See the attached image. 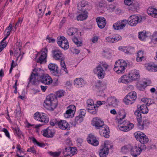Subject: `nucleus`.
<instances>
[{
    "label": "nucleus",
    "mask_w": 157,
    "mask_h": 157,
    "mask_svg": "<svg viewBox=\"0 0 157 157\" xmlns=\"http://www.w3.org/2000/svg\"><path fill=\"white\" fill-rule=\"evenodd\" d=\"M41 82L45 84L49 85L52 82V80L51 77L48 75L43 76L41 80Z\"/></svg>",
    "instance_id": "obj_26"
},
{
    "label": "nucleus",
    "mask_w": 157,
    "mask_h": 157,
    "mask_svg": "<svg viewBox=\"0 0 157 157\" xmlns=\"http://www.w3.org/2000/svg\"><path fill=\"white\" fill-rule=\"evenodd\" d=\"M77 151L76 147H69L65 148L63 154L65 156H72L76 154Z\"/></svg>",
    "instance_id": "obj_17"
},
{
    "label": "nucleus",
    "mask_w": 157,
    "mask_h": 157,
    "mask_svg": "<svg viewBox=\"0 0 157 157\" xmlns=\"http://www.w3.org/2000/svg\"><path fill=\"white\" fill-rule=\"evenodd\" d=\"M65 92L62 90H60L56 92V98H60L63 96Z\"/></svg>",
    "instance_id": "obj_45"
},
{
    "label": "nucleus",
    "mask_w": 157,
    "mask_h": 157,
    "mask_svg": "<svg viewBox=\"0 0 157 157\" xmlns=\"http://www.w3.org/2000/svg\"><path fill=\"white\" fill-rule=\"evenodd\" d=\"M91 124L93 126L95 127L96 129H101V128L105 125L103 121L100 118L97 117L93 119Z\"/></svg>",
    "instance_id": "obj_12"
},
{
    "label": "nucleus",
    "mask_w": 157,
    "mask_h": 157,
    "mask_svg": "<svg viewBox=\"0 0 157 157\" xmlns=\"http://www.w3.org/2000/svg\"><path fill=\"white\" fill-rule=\"evenodd\" d=\"M34 117L35 120L44 123H48L49 120L48 117L44 113L36 112L34 114Z\"/></svg>",
    "instance_id": "obj_5"
},
{
    "label": "nucleus",
    "mask_w": 157,
    "mask_h": 157,
    "mask_svg": "<svg viewBox=\"0 0 157 157\" xmlns=\"http://www.w3.org/2000/svg\"><path fill=\"white\" fill-rule=\"evenodd\" d=\"M141 139L142 140V142H140L141 143L144 144L147 143L148 141V139L147 137L145 135L144 137L142 138ZM143 145H144L143 144Z\"/></svg>",
    "instance_id": "obj_60"
},
{
    "label": "nucleus",
    "mask_w": 157,
    "mask_h": 157,
    "mask_svg": "<svg viewBox=\"0 0 157 157\" xmlns=\"http://www.w3.org/2000/svg\"><path fill=\"white\" fill-rule=\"evenodd\" d=\"M86 113V110L84 109H81L79 111L78 116H80L82 117H84Z\"/></svg>",
    "instance_id": "obj_55"
},
{
    "label": "nucleus",
    "mask_w": 157,
    "mask_h": 157,
    "mask_svg": "<svg viewBox=\"0 0 157 157\" xmlns=\"http://www.w3.org/2000/svg\"><path fill=\"white\" fill-rule=\"evenodd\" d=\"M128 76L129 78L130 79L131 81L138 80L140 77L139 71L136 70H132L129 73Z\"/></svg>",
    "instance_id": "obj_18"
},
{
    "label": "nucleus",
    "mask_w": 157,
    "mask_h": 157,
    "mask_svg": "<svg viewBox=\"0 0 157 157\" xmlns=\"http://www.w3.org/2000/svg\"><path fill=\"white\" fill-rule=\"evenodd\" d=\"M87 13L84 14H81L77 17V19L78 21H83L87 18Z\"/></svg>",
    "instance_id": "obj_41"
},
{
    "label": "nucleus",
    "mask_w": 157,
    "mask_h": 157,
    "mask_svg": "<svg viewBox=\"0 0 157 157\" xmlns=\"http://www.w3.org/2000/svg\"><path fill=\"white\" fill-rule=\"evenodd\" d=\"M14 132L16 133L18 136H20L22 135L21 132L18 128H15L13 129Z\"/></svg>",
    "instance_id": "obj_51"
},
{
    "label": "nucleus",
    "mask_w": 157,
    "mask_h": 157,
    "mask_svg": "<svg viewBox=\"0 0 157 157\" xmlns=\"http://www.w3.org/2000/svg\"><path fill=\"white\" fill-rule=\"evenodd\" d=\"M144 18L140 15H132L128 18V23L131 26H134L138 23L141 22Z\"/></svg>",
    "instance_id": "obj_4"
},
{
    "label": "nucleus",
    "mask_w": 157,
    "mask_h": 157,
    "mask_svg": "<svg viewBox=\"0 0 157 157\" xmlns=\"http://www.w3.org/2000/svg\"><path fill=\"white\" fill-rule=\"evenodd\" d=\"M76 37L77 36L74 37V38L72 39L73 41L77 46H81L82 45V42L79 41Z\"/></svg>",
    "instance_id": "obj_47"
},
{
    "label": "nucleus",
    "mask_w": 157,
    "mask_h": 157,
    "mask_svg": "<svg viewBox=\"0 0 157 157\" xmlns=\"http://www.w3.org/2000/svg\"><path fill=\"white\" fill-rule=\"evenodd\" d=\"M109 142L106 141L105 142L103 147L100 149L99 151V155L101 157H106L109 153V148L111 146L109 144Z\"/></svg>",
    "instance_id": "obj_10"
},
{
    "label": "nucleus",
    "mask_w": 157,
    "mask_h": 157,
    "mask_svg": "<svg viewBox=\"0 0 157 157\" xmlns=\"http://www.w3.org/2000/svg\"><path fill=\"white\" fill-rule=\"evenodd\" d=\"M86 103L87 104V107L92 106L95 104L93 100L90 99H89L87 100Z\"/></svg>",
    "instance_id": "obj_58"
},
{
    "label": "nucleus",
    "mask_w": 157,
    "mask_h": 157,
    "mask_svg": "<svg viewBox=\"0 0 157 157\" xmlns=\"http://www.w3.org/2000/svg\"><path fill=\"white\" fill-rule=\"evenodd\" d=\"M96 21L98 27L100 29L104 28L106 24L105 19L103 17H98L96 19Z\"/></svg>",
    "instance_id": "obj_24"
},
{
    "label": "nucleus",
    "mask_w": 157,
    "mask_h": 157,
    "mask_svg": "<svg viewBox=\"0 0 157 157\" xmlns=\"http://www.w3.org/2000/svg\"><path fill=\"white\" fill-rule=\"evenodd\" d=\"M137 98L136 93L134 91L130 92L124 98V101L127 105L132 104Z\"/></svg>",
    "instance_id": "obj_6"
},
{
    "label": "nucleus",
    "mask_w": 157,
    "mask_h": 157,
    "mask_svg": "<svg viewBox=\"0 0 157 157\" xmlns=\"http://www.w3.org/2000/svg\"><path fill=\"white\" fill-rule=\"evenodd\" d=\"M129 7V10L130 11L136 12L137 10L139 8V4L137 2H134L130 5Z\"/></svg>",
    "instance_id": "obj_31"
},
{
    "label": "nucleus",
    "mask_w": 157,
    "mask_h": 157,
    "mask_svg": "<svg viewBox=\"0 0 157 157\" xmlns=\"http://www.w3.org/2000/svg\"><path fill=\"white\" fill-rule=\"evenodd\" d=\"M56 123L59 127L61 129L67 130L70 129V125L66 121L60 120L57 121Z\"/></svg>",
    "instance_id": "obj_19"
},
{
    "label": "nucleus",
    "mask_w": 157,
    "mask_h": 157,
    "mask_svg": "<svg viewBox=\"0 0 157 157\" xmlns=\"http://www.w3.org/2000/svg\"><path fill=\"white\" fill-rule=\"evenodd\" d=\"M21 49H14V56L17 58V59L20 56Z\"/></svg>",
    "instance_id": "obj_48"
},
{
    "label": "nucleus",
    "mask_w": 157,
    "mask_h": 157,
    "mask_svg": "<svg viewBox=\"0 0 157 157\" xmlns=\"http://www.w3.org/2000/svg\"><path fill=\"white\" fill-rule=\"evenodd\" d=\"M105 40L107 42L109 43H114L113 35L106 37Z\"/></svg>",
    "instance_id": "obj_57"
},
{
    "label": "nucleus",
    "mask_w": 157,
    "mask_h": 157,
    "mask_svg": "<svg viewBox=\"0 0 157 157\" xmlns=\"http://www.w3.org/2000/svg\"><path fill=\"white\" fill-rule=\"evenodd\" d=\"M130 79L129 78V76H127L126 75L122 76L118 80V82L119 83H121L127 84L131 82Z\"/></svg>",
    "instance_id": "obj_29"
},
{
    "label": "nucleus",
    "mask_w": 157,
    "mask_h": 157,
    "mask_svg": "<svg viewBox=\"0 0 157 157\" xmlns=\"http://www.w3.org/2000/svg\"><path fill=\"white\" fill-rule=\"evenodd\" d=\"M128 21L126 20L119 21L114 23L113 27L114 29L119 30L123 29L128 24Z\"/></svg>",
    "instance_id": "obj_11"
},
{
    "label": "nucleus",
    "mask_w": 157,
    "mask_h": 157,
    "mask_svg": "<svg viewBox=\"0 0 157 157\" xmlns=\"http://www.w3.org/2000/svg\"><path fill=\"white\" fill-rule=\"evenodd\" d=\"M74 114H72L71 111H69V112L67 113V110L64 114V117L67 118L72 117H73Z\"/></svg>",
    "instance_id": "obj_53"
},
{
    "label": "nucleus",
    "mask_w": 157,
    "mask_h": 157,
    "mask_svg": "<svg viewBox=\"0 0 157 157\" xmlns=\"http://www.w3.org/2000/svg\"><path fill=\"white\" fill-rule=\"evenodd\" d=\"M87 111L92 114H95L97 113L98 110V106L96 104L93 105L86 107Z\"/></svg>",
    "instance_id": "obj_32"
},
{
    "label": "nucleus",
    "mask_w": 157,
    "mask_h": 157,
    "mask_svg": "<svg viewBox=\"0 0 157 157\" xmlns=\"http://www.w3.org/2000/svg\"><path fill=\"white\" fill-rule=\"evenodd\" d=\"M154 64L149 63L145 65L146 69L150 71H153Z\"/></svg>",
    "instance_id": "obj_43"
},
{
    "label": "nucleus",
    "mask_w": 157,
    "mask_h": 157,
    "mask_svg": "<svg viewBox=\"0 0 157 157\" xmlns=\"http://www.w3.org/2000/svg\"><path fill=\"white\" fill-rule=\"evenodd\" d=\"M148 122L147 120H145L143 121V122H141V121L138 122V128L141 130H143L144 128V126L147 125Z\"/></svg>",
    "instance_id": "obj_37"
},
{
    "label": "nucleus",
    "mask_w": 157,
    "mask_h": 157,
    "mask_svg": "<svg viewBox=\"0 0 157 157\" xmlns=\"http://www.w3.org/2000/svg\"><path fill=\"white\" fill-rule=\"evenodd\" d=\"M59 46L65 50L67 49L69 47L68 41L64 36L58 37L57 40Z\"/></svg>",
    "instance_id": "obj_7"
},
{
    "label": "nucleus",
    "mask_w": 157,
    "mask_h": 157,
    "mask_svg": "<svg viewBox=\"0 0 157 157\" xmlns=\"http://www.w3.org/2000/svg\"><path fill=\"white\" fill-rule=\"evenodd\" d=\"M61 152L60 151L53 152L50 151L49 152V154L51 156L54 157H58L60 154Z\"/></svg>",
    "instance_id": "obj_52"
},
{
    "label": "nucleus",
    "mask_w": 157,
    "mask_h": 157,
    "mask_svg": "<svg viewBox=\"0 0 157 157\" xmlns=\"http://www.w3.org/2000/svg\"><path fill=\"white\" fill-rule=\"evenodd\" d=\"M67 33L69 36H74V37L78 35L77 29L75 28H69L67 31Z\"/></svg>",
    "instance_id": "obj_33"
},
{
    "label": "nucleus",
    "mask_w": 157,
    "mask_h": 157,
    "mask_svg": "<svg viewBox=\"0 0 157 157\" xmlns=\"http://www.w3.org/2000/svg\"><path fill=\"white\" fill-rule=\"evenodd\" d=\"M22 44L21 43L17 42L14 46V49H21Z\"/></svg>",
    "instance_id": "obj_56"
},
{
    "label": "nucleus",
    "mask_w": 157,
    "mask_h": 157,
    "mask_svg": "<svg viewBox=\"0 0 157 157\" xmlns=\"http://www.w3.org/2000/svg\"><path fill=\"white\" fill-rule=\"evenodd\" d=\"M138 110L143 114H146L148 111V109L147 106L145 105H141L139 108H138Z\"/></svg>",
    "instance_id": "obj_36"
},
{
    "label": "nucleus",
    "mask_w": 157,
    "mask_h": 157,
    "mask_svg": "<svg viewBox=\"0 0 157 157\" xmlns=\"http://www.w3.org/2000/svg\"><path fill=\"white\" fill-rule=\"evenodd\" d=\"M15 111L17 116H20V114L21 113V110L20 105L19 104L17 105V109Z\"/></svg>",
    "instance_id": "obj_59"
},
{
    "label": "nucleus",
    "mask_w": 157,
    "mask_h": 157,
    "mask_svg": "<svg viewBox=\"0 0 157 157\" xmlns=\"http://www.w3.org/2000/svg\"><path fill=\"white\" fill-rule=\"evenodd\" d=\"M44 107L47 109L53 110L57 105V101L56 95L54 94H50L47 96L44 101Z\"/></svg>",
    "instance_id": "obj_1"
},
{
    "label": "nucleus",
    "mask_w": 157,
    "mask_h": 157,
    "mask_svg": "<svg viewBox=\"0 0 157 157\" xmlns=\"http://www.w3.org/2000/svg\"><path fill=\"white\" fill-rule=\"evenodd\" d=\"M135 114L136 117L138 122L140 121L142 119V116L141 112L138 110L135 112Z\"/></svg>",
    "instance_id": "obj_42"
},
{
    "label": "nucleus",
    "mask_w": 157,
    "mask_h": 157,
    "mask_svg": "<svg viewBox=\"0 0 157 157\" xmlns=\"http://www.w3.org/2000/svg\"><path fill=\"white\" fill-rule=\"evenodd\" d=\"M125 116L126 115L124 112L119 113L116 116V122H117L119 124H121L123 122L122 120L125 118Z\"/></svg>",
    "instance_id": "obj_30"
},
{
    "label": "nucleus",
    "mask_w": 157,
    "mask_h": 157,
    "mask_svg": "<svg viewBox=\"0 0 157 157\" xmlns=\"http://www.w3.org/2000/svg\"><path fill=\"white\" fill-rule=\"evenodd\" d=\"M27 151L28 152H30L33 153H36V151L33 147H32L28 149Z\"/></svg>",
    "instance_id": "obj_64"
},
{
    "label": "nucleus",
    "mask_w": 157,
    "mask_h": 157,
    "mask_svg": "<svg viewBox=\"0 0 157 157\" xmlns=\"http://www.w3.org/2000/svg\"><path fill=\"white\" fill-rule=\"evenodd\" d=\"M123 123L119 126V129L121 131L127 132L132 128L134 125L132 123H129L126 121H123Z\"/></svg>",
    "instance_id": "obj_16"
},
{
    "label": "nucleus",
    "mask_w": 157,
    "mask_h": 157,
    "mask_svg": "<svg viewBox=\"0 0 157 157\" xmlns=\"http://www.w3.org/2000/svg\"><path fill=\"white\" fill-rule=\"evenodd\" d=\"M137 57L136 58V60L138 62L141 61L144 58V53L142 51H139L137 53Z\"/></svg>",
    "instance_id": "obj_38"
},
{
    "label": "nucleus",
    "mask_w": 157,
    "mask_h": 157,
    "mask_svg": "<svg viewBox=\"0 0 157 157\" xmlns=\"http://www.w3.org/2000/svg\"><path fill=\"white\" fill-rule=\"evenodd\" d=\"M118 103V101L114 97H109L107 98L106 101V104L109 105L115 106L117 105Z\"/></svg>",
    "instance_id": "obj_25"
},
{
    "label": "nucleus",
    "mask_w": 157,
    "mask_h": 157,
    "mask_svg": "<svg viewBox=\"0 0 157 157\" xmlns=\"http://www.w3.org/2000/svg\"><path fill=\"white\" fill-rule=\"evenodd\" d=\"M127 66V63L124 60L120 59L115 63L114 70L117 74H122L124 72Z\"/></svg>",
    "instance_id": "obj_2"
},
{
    "label": "nucleus",
    "mask_w": 157,
    "mask_h": 157,
    "mask_svg": "<svg viewBox=\"0 0 157 157\" xmlns=\"http://www.w3.org/2000/svg\"><path fill=\"white\" fill-rule=\"evenodd\" d=\"M143 86V85H142L138 84V83L137 84L138 89L140 90H143L145 89V87Z\"/></svg>",
    "instance_id": "obj_63"
},
{
    "label": "nucleus",
    "mask_w": 157,
    "mask_h": 157,
    "mask_svg": "<svg viewBox=\"0 0 157 157\" xmlns=\"http://www.w3.org/2000/svg\"><path fill=\"white\" fill-rule=\"evenodd\" d=\"M68 109L67 110V113L71 111L72 114H75L76 110L75 106L74 105H71L68 107Z\"/></svg>",
    "instance_id": "obj_44"
},
{
    "label": "nucleus",
    "mask_w": 157,
    "mask_h": 157,
    "mask_svg": "<svg viewBox=\"0 0 157 157\" xmlns=\"http://www.w3.org/2000/svg\"><path fill=\"white\" fill-rule=\"evenodd\" d=\"M87 140L89 143L94 146H97L99 144L98 139L92 134L89 135L87 138Z\"/></svg>",
    "instance_id": "obj_20"
},
{
    "label": "nucleus",
    "mask_w": 157,
    "mask_h": 157,
    "mask_svg": "<svg viewBox=\"0 0 157 157\" xmlns=\"http://www.w3.org/2000/svg\"><path fill=\"white\" fill-rule=\"evenodd\" d=\"M83 121V117H82L80 116H77L75 119V125L77 124H80L81 122H82Z\"/></svg>",
    "instance_id": "obj_46"
},
{
    "label": "nucleus",
    "mask_w": 157,
    "mask_h": 157,
    "mask_svg": "<svg viewBox=\"0 0 157 157\" xmlns=\"http://www.w3.org/2000/svg\"><path fill=\"white\" fill-rule=\"evenodd\" d=\"M133 0H124V3L126 5H130L132 3Z\"/></svg>",
    "instance_id": "obj_62"
},
{
    "label": "nucleus",
    "mask_w": 157,
    "mask_h": 157,
    "mask_svg": "<svg viewBox=\"0 0 157 157\" xmlns=\"http://www.w3.org/2000/svg\"><path fill=\"white\" fill-rule=\"evenodd\" d=\"M74 85L77 87H81L83 86L85 84V82L82 78H76L74 81Z\"/></svg>",
    "instance_id": "obj_28"
},
{
    "label": "nucleus",
    "mask_w": 157,
    "mask_h": 157,
    "mask_svg": "<svg viewBox=\"0 0 157 157\" xmlns=\"http://www.w3.org/2000/svg\"><path fill=\"white\" fill-rule=\"evenodd\" d=\"M48 50L46 48H42L41 51L39 53L40 56L38 63H42L46 62V58L47 56Z\"/></svg>",
    "instance_id": "obj_14"
},
{
    "label": "nucleus",
    "mask_w": 157,
    "mask_h": 157,
    "mask_svg": "<svg viewBox=\"0 0 157 157\" xmlns=\"http://www.w3.org/2000/svg\"><path fill=\"white\" fill-rule=\"evenodd\" d=\"M43 71L39 68L35 69L33 70V72L29 78V82L33 84H35L39 80V79L42 76Z\"/></svg>",
    "instance_id": "obj_3"
},
{
    "label": "nucleus",
    "mask_w": 157,
    "mask_h": 157,
    "mask_svg": "<svg viewBox=\"0 0 157 157\" xmlns=\"http://www.w3.org/2000/svg\"><path fill=\"white\" fill-rule=\"evenodd\" d=\"M52 57L56 60H59L63 58V53L58 48L53 49L52 51Z\"/></svg>",
    "instance_id": "obj_15"
},
{
    "label": "nucleus",
    "mask_w": 157,
    "mask_h": 157,
    "mask_svg": "<svg viewBox=\"0 0 157 157\" xmlns=\"http://www.w3.org/2000/svg\"><path fill=\"white\" fill-rule=\"evenodd\" d=\"M102 54L106 58H110L111 57V53L109 52V50L106 49L104 50L102 52Z\"/></svg>",
    "instance_id": "obj_39"
},
{
    "label": "nucleus",
    "mask_w": 157,
    "mask_h": 157,
    "mask_svg": "<svg viewBox=\"0 0 157 157\" xmlns=\"http://www.w3.org/2000/svg\"><path fill=\"white\" fill-rule=\"evenodd\" d=\"M48 68L51 73L53 75L59 77L61 75L59 72L57 66L54 63H50L48 65Z\"/></svg>",
    "instance_id": "obj_13"
},
{
    "label": "nucleus",
    "mask_w": 157,
    "mask_h": 157,
    "mask_svg": "<svg viewBox=\"0 0 157 157\" xmlns=\"http://www.w3.org/2000/svg\"><path fill=\"white\" fill-rule=\"evenodd\" d=\"M87 5V2L85 1H82L78 3V9L80 10H82V8L86 6Z\"/></svg>",
    "instance_id": "obj_40"
},
{
    "label": "nucleus",
    "mask_w": 157,
    "mask_h": 157,
    "mask_svg": "<svg viewBox=\"0 0 157 157\" xmlns=\"http://www.w3.org/2000/svg\"><path fill=\"white\" fill-rule=\"evenodd\" d=\"M3 132H4L6 135V136L8 138H10V136L9 133V132L8 130L5 128H3Z\"/></svg>",
    "instance_id": "obj_61"
},
{
    "label": "nucleus",
    "mask_w": 157,
    "mask_h": 157,
    "mask_svg": "<svg viewBox=\"0 0 157 157\" xmlns=\"http://www.w3.org/2000/svg\"><path fill=\"white\" fill-rule=\"evenodd\" d=\"M134 135L137 140L139 142H142V140L141 138L144 137L146 135L142 132L138 131L135 133Z\"/></svg>",
    "instance_id": "obj_34"
},
{
    "label": "nucleus",
    "mask_w": 157,
    "mask_h": 157,
    "mask_svg": "<svg viewBox=\"0 0 157 157\" xmlns=\"http://www.w3.org/2000/svg\"><path fill=\"white\" fill-rule=\"evenodd\" d=\"M32 140L34 144H36L38 146L40 147H42L44 146V144H43L42 143H40L38 142L35 138H33Z\"/></svg>",
    "instance_id": "obj_54"
},
{
    "label": "nucleus",
    "mask_w": 157,
    "mask_h": 157,
    "mask_svg": "<svg viewBox=\"0 0 157 157\" xmlns=\"http://www.w3.org/2000/svg\"><path fill=\"white\" fill-rule=\"evenodd\" d=\"M93 72L99 79L104 78L105 75V70L101 65H98L94 69Z\"/></svg>",
    "instance_id": "obj_9"
},
{
    "label": "nucleus",
    "mask_w": 157,
    "mask_h": 157,
    "mask_svg": "<svg viewBox=\"0 0 157 157\" xmlns=\"http://www.w3.org/2000/svg\"><path fill=\"white\" fill-rule=\"evenodd\" d=\"M149 33L145 31L140 32L139 33V39L141 40H144L148 36Z\"/></svg>",
    "instance_id": "obj_35"
},
{
    "label": "nucleus",
    "mask_w": 157,
    "mask_h": 157,
    "mask_svg": "<svg viewBox=\"0 0 157 157\" xmlns=\"http://www.w3.org/2000/svg\"><path fill=\"white\" fill-rule=\"evenodd\" d=\"M50 127H48L46 129H44L43 130V135L44 136L47 137H52L54 134L53 130Z\"/></svg>",
    "instance_id": "obj_23"
},
{
    "label": "nucleus",
    "mask_w": 157,
    "mask_h": 157,
    "mask_svg": "<svg viewBox=\"0 0 157 157\" xmlns=\"http://www.w3.org/2000/svg\"><path fill=\"white\" fill-rule=\"evenodd\" d=\"M147 13L151 16L157 18V9L150 7L147 10Z\"/></svg>",
    "instance_id": "obj_27"
},
{
    "label": "nucleus",
    "mask_w": 157,
    "mask_h": 157,
    "mask_svg": "<svg viewBox=\"0 0 157 157\" xmlns=\"http://www.w3.org/2000/svg\"><path fill=\"white\" fill-rule=\"evenodd\" d=\"M99 131L100 135L106 138H108L109 137V127L106 125H105L101 128Z\"/></svg>",
    "instance_id": "obj_21"
},
{
    "label": "nucleus",
    "mask_w": 157,
    "mask_h": 157,
    "mask_svg": "<svg viewBox=\"0 0 157 157\" xmlns=\"http://www.w3.org/2000/svg\"><path fill=\"white\" fill-rule=\"evenodd\" d=\"M140 147L135 145L132 147L131 149V154L133 156V157H137V155H139L141 152L144 150V148H146L144 145Z\"/></svg>",
    "instance_id": "obj_8"
},
{
    "label": "nucleus",
    "mask_w": 157,
    "mask_h": 157,
    "mask_svg": "<svg viewBox=\"0 0 157 157\" xmlns=\"http://www.w3.org/2000/svg\"><path fill=\"white\" fill-rule=\"evenodd\" d=\"M119 49L128 55L132 54L134 52V48L131 46L120 47Z\"/></svg>",
    "instance_id": "obj_22"
},
{
    "label": "nucleus",
    "mask_w": 157,
    "mask_h": 157,
    "mask_svg": "<svg viewBox=\"0 0 157 157\" xmlns=\"http://www.w3.org/2000/svg\"><path fill=\"white\" fill-rule=\"evenodd\" d=\"M113 36L114 43L117 42L118 40L121 39V37L117 34H115Z\"/></svg>",
    "instance_id": "obj_49"
},
{
    "label": "nucleus",
    "mask_w": 157,
    "mask_h": 157,
    "mask_svg": "<svg viewBox=\"0 0 157 157\" xmlns=\"http://www.w3.org/2000/svg\"><path fill=\"white\" fill-rule=\"evenodd\" d=\"M151 40L154 44H157V32L154 33L152 35Z\"/></svg>",
    "instance_id": "obj_50"
}]
</instances>
